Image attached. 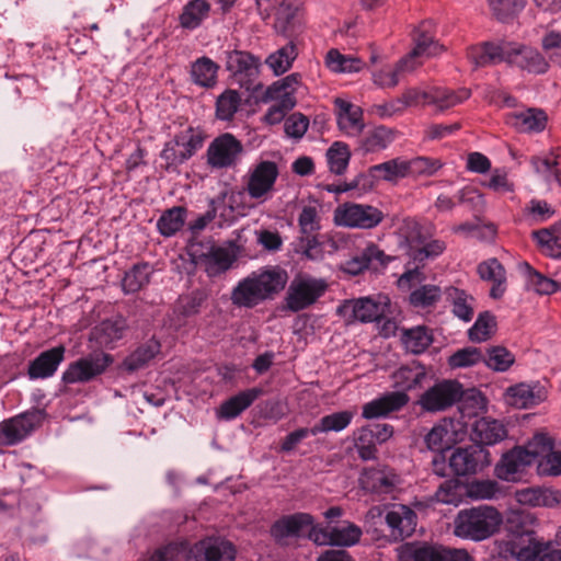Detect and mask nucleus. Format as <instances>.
Wrapping results in <instances>:
<instances>
[{
    "instance_id": "obj_1",
    "label": "nucleus",
    "mask_w": 561,
    "mask_h": 561,
    "mask_svg": "<svg viewBox=\"0 0 561 561\" xmlns=\"http://www.w3.org/2000/svg\"><path fill=\"white\" fill-rule=\"evenodd\" d=\"M288 282V273L279 266H268L241 279L231 291V302L239 308H254L273 299Z\"/></svg>"
},
{
    "instance_id": "obj_2",
    "label": "nucleus",
    "mask_w": 561,
    "mask_h": 561,
    "mask_svg": "<svg viewBox=\"0 0 561 561\" xmlns=\"http://www.w3.org/2000/svg\"><path fill=\"white\" fill-rule=\"evenodd\" d=\"M502 514L491 505H480L458 512L454 520V535L461 539L482 541L499 531Z\"/></svg>"
},
{
    "instance_id": "obj_3",
    "label": "nucleus",
    "mask_w": 561,
    "mask_h": 561,
    "mask_svg": "<svg viewBox=\"0 0 561 561\" xmlns=\"http://www.w3.org/2000/svg\"><path fill=\"white\" fill-rule=\"evenodd\" d=\"M399 561H474L465 549L407 542L397 549Z\"/></svg>"
},
{
    "instance_id": "obj_4",
    "label": "nucleus",
    "mask_w": 561,
    "mask_h": 561,
    "mask_svg": "<svg viewBox=\"0 0 561 561\" xmlns=\"http://www.w3.org/2000/svg\"><path fill=\"white\" fill-rule=\"evenodd\" d=\"M111 354L102 351L93 352L70 363L62 374L66 383H85L103 375L113 364Z\"/></svg>"
},
{
    "instance_id": "obj_5",
    "label": "nucleus",
    "mask_w": 561,
    "mask_h": 561,
    "mask_svg": "<svg viewBox=\"0 0 561 561\" xmlns=\"http://www.w3.org/2000/svg\"><path fill=\"white\" fill-rule=\"evenodd\" d=\"M383 218L380 209L368 204L344 203L334 210V222L348 228L373 229Z\"/></svg>"
},
{
    "instance_id": "obj_6",
    "label": "nucleus",
    "mask_w": 561,
    "mask_h": 561,
    "mask_svg": "<svg viewBox=\"0 0 561 561\" xmlns=\"http://www.w3.org/2000/svg\"><path fill=\"white\" fill-rule=\"evenodd\" d=\"M327 284L312 277L295 278L287 290L286 308L293 312L301 311L313 305L325 291Z\"/></svg>"
},
{
    "instance_id": "obj_7",
    "label": "nucleus",
    "mask_w": 561,
    "mask_h": 561,
    "mask_svg": "<svg viewBox=\"0 0 561 561\" xmlns=\"http://www.w3.org/2000/svg\"><path fill=\"white\" fill-rule=\"evenodd\" d=\"M243 145L232 134L225 133L216 137L206 151L207 164L213 169H229L237 165Z\"/></svg>"
},
{
    "instance_id": "obj_8",
    "label": "nucleus",
    "mask_w": 561,
    "mask_h": 561,
    "mask_svg": "<svg viewBox=\"0 0 561 561\" xmlns=\"http://www.w3.org/2000/svg\"><path fill=\"white\" fill-rule=\"evenodd\" d=\"M319 528L314 523V517L309 513H294L289 515H284L277 520H275L271 526V536L273 539L282 546L288 545V539H298L305 536L307 531V536L313 531V529Z\"/></svg>"
},
{
    "instance_id": "obj_9",
    "label": "nucleus",
    "mask_w": 561,
    "mask_h": 561,
    "mask_svg": "<svg viewBox=\"0 0 561 561\" xmlns=\"http://www.w3.org/2000/svg\"><path fill=\"white\" fill-rule=\"evenodd\" d=\"M279 170L274 161L263 160L253 165L245 179V192L252 199L265 202L274 190Z\"/></svg>"
},
{
    "instance_id": "obj_10",
    "label": "nucleus",
    "mask_w": 561,
    "mask_h": 561,
    "mask_svg": "<svg viewBox=\"0 0 561 561\" xmlns=\"http://www.w3.org/2000/svg\"><path fill=\"white\" fill-rule=\"evenodd\" d=\"M462 394V386L458 381L444 380L427 389L421 396L419 403L425 411L438 412L454 405Z\"/></svg>"
},
{
    "instance_id": "obj_11",
    "label": "nucleus",
    "mask_w": 561,
    "mask_h": 561,
    "mask_svg": "<svg viewBox=\"0 0 561 561\" xmlns=\"http://www.w3.org/2000/svg\"><path fill=\"white\" fill-rule=\"evenodd\" d=\"M387 309L388 304L386 301H375L371 298L363 297L345 300L337 307L336 312L347 322H374L383 318Z\"/></svg>"
},
{
    "instance_id": "obj_12",
    "label": "nucleus",
    "mask_w": 561,
    "mask_h": 561,
    "mask_svg": "<svg viewBox=\"0 0 561 561\" xmlns=\"http://www.w3.org/2000/svg\"><path fill=\"white\" fill-rule=\"evenodd\" d=\"M489 451L480 445L459 447L449 457V467L456 476L476 473L478 469L489 466Z\"/></svg>"
},
{
    "instance_id": "obj_13",
    "label": "nucleus",
    "mask_w": 561,
    "mask_h": 561,
    "mask_svg": "<svg viewBox=\"0 0 561 561\" xmlns=\"http://www.w3.org/2000/svg\"><path fill=\"white\" fill-rule=\"evenodd\" d=\"M42 419L41 411H28L2 421L0 432L8 445H15L31 434L41 424Z\"/></svg>"
},
{
    "instance_id": "obj_14",
    "label": "nucleus",
    "mask_w": 561,
    "mask_h": 561,
    "mask_svg": "<svg viewBox=\"0 0 561 561\" xmlns=\"http://www.w3.org/2000/svg\"><path fill=\"white\" fill-rule=\"evenodd\" d=\"M385 520L389 527L390 537L396 541H401L415 531L417 515L407 505L394 504L387 511Z\"/></svg>"
},
{
    "instance_id": "obj_15",
    "label": "nucleus",
    "mask_w": 561,
    "mask_h": 561,
    "mask_svg": "<svg viewBox=\"0 0 561 561\" xmlns=\"http://www.w3.org/2000/svg\"><path fill=\"white\" fill-rule=\"evenodd\" d=\"M362 537V529L355 524L347 523L340 527H319L313 529L309 535V539L316 545H330L350 547L359 541Z\"/></svg>"
},
{
    "instance_id": "obj_16",
    "label": "nucleus",
    "mask_w": 561,
    "mask_h": 561,
    "mask_svg": "<svg viewBox=\"0 0 561 561\" xmlns=\"http://www.w3.org/2000/svg\"><path fill=\"white\" fill-rule=\"evenodd\" d=\"M236 548L227 540L208 539L194 546L186 561H234Z\"/></svg>"
},
{
    "instance_id": "obj_17",
    "label": "nucleus",
    "mask_w": 561,
    "mask_h": 561,
    "mask_svg": "<svg viewBox=\"0 0 561 561\" xmlns=\"http://www.w3.org/2000/svg\"><path fill=\"white\" fill-rule=\"evenodd\" d=\"M413 42L414 48L405 57L410 64H416L414 59L417 57L435 56L443 50V46L435 41V24L430 20L419 24L413 33Z\"/></svg>"
},
{
    "instance_id": "obj_18",
    "label": "nucleus",
    "mask_w": 561,
    "mask_h": 561,
    "mask_svg": "<svg viewBox=\"0 0 561 561\" xmlns=\"http://www.w3.org/2000/svg\"><path fill=\"white\" fill-rule=\"evenodd\" d=\"M337 126L346 136L358 137L364 130V112L360 106L343 99H335Z\"/></svg>"
},
{
    "instance_id": "obj_19",
    "label": "nucleus",
    "mask_w": 561,
    "mask_h": 561,
    "mask_svg": "<svg viewBox=\"0 0 561 561\" xmlns=\"http://www.w3.org/2000/svg\"><path fill=\"white\" fill-rule=\"evenodd\" d=\"M506 62L534 73L548 69L547 61L536 49L512 43H507Z\"/></svg>"
},
{
    "instance_id": "obj_20",
    "label": "nucleus",
    "mask_w": 561,
    "mask_h": 561,
    "mask_svg": "<svg viewBox=\"0 0 561 561\" xmlns=\"http://www.w3.org/2000/svg\"><path fill=\"white\" fill-rule=\"evenodd\" d=\"M400 483V477L389 468H370L364 471L360 484L364 490L374 494H390Z\"/></svg>"
},
{
    "instance_id": "obj_21",
    "label": "nucleus",
    "mask_w": 561,
    "mask_h": 561,
    "mask_svg": "<svg viewBox=\"0 0 561 561\" xmlns=\"http://www.w3.org/2000/svg\"><path fill=\"white\" fill-rule=\"evenodd\" d=\"M391 257L387 255L378 245L370 243L360 253L345 263V271L352 275H358L364 270H374L385 267Z\"/></svg>"
},
{
    "instance_id": "obj_22",
    "label": "nucleus",
    "mask_w": 561,
    "mask_h": 561,
    "mask_svg": "<svg viewBox=\"0 0 561 561\" xmlns=\"http://www.w3.org/2000/svg\"><path fill=\"white\" fill-rule=\"evenodd\" d=\"M409 402L407 393L401 391L389 392L363 405L362 415L371 420L387 416L391 412L401 410Z\"/></svg>"
},
{
    "instance_id": "obj_23",
    "label": "nucleus",
    "mask_w": 561,
    "mask_h": 561,
    "mask_svg": "<svg viewBox=\"0 0 561 561\" xmlns=\"http://www.w3.org/2000/svg\"><path fill=\"white\" fill-rule=\"evenodd\" d=\"M65 352L66 348L64 345H58L42 352L30 363L27 369L28 377L31 379H45L53 376L64 360Z\"/></svg>"
},
{
    "instance_id": "obj_24",
    "label": "nucleus",
    "mask_w": 561,
    "mask_h": 561,
    "mask_svg": "<svg viewBox=\"0 0 561 561\" xmlns=\"http://www.w3.org/2000/svg\"><path fill=\"white\" fill-rule=\"evenodd\" d=\"M546 399V392L539 385L518 383L505 391V402L516 409L535 407Z\"/></svg>"
},
{
    "instance_id": "obj_25",
    "label": "nucleus",
    "mask_w": 561,
    "mask_h": 561,
    "mask_svg": "<svg viewBox=\"0 0 561 561\" xmlns=\"http://www.w3.org/2000/svg\"><path fill=\"white\" fill-rule=\"evenodd\" d=\"M507 43L493 44L483 43L468 48L467 57L474 65V67H486L506 62Z\"/></svg>"
},
{
    "instance_id": "obj_26",
    "label": "nucleus",
    "mask_w": 561,
    "mask_h": 561,
    "mask_svg": "<svg viewBox=\"0 0 561 561\" xmlns=\"http://www.w3.org/2000/svg\"><path fill=\"white\" fill-rule=\"evenodd\" d=\"M531 463L530 456L522 446H518L502 456L501 461L495 467V473L497 478L508 481Z\"/></svg>"
},
{
    "instance_id": "obj_27",
    "label": "nucleus",
    "mask_w": 561,
    "mask_h": 561,
    "mask_svg": "<svg viewBox=\"0 0 561 561\" xmlns=\"http://www.w3.org/2000/svg\"><path fill=\"white\" fill-rule=\"evenodd\" d=\"M262 394V390L259 388H250L244 391L239 392L238 394L229 398L224 401L218 411L217 415L222 420H232L239 416L243 411H245Z\"/></svg>"
},
{
    "instance_id": "obj_28",
    "label": "nucleus",
    "mask_w": 561,
    "mask_h": 561,
    "mask_svg": "<svg viewBox=\"0 0 561 561\" xmlns=\"http://www.w3.org/2000/svg\"><path fill=\"white\" fill-rule=\"evenodd\" d=\"M477 272L481 279L492 282L493 286L490 290V296L494 299L501 298L506 289V273L504 266L497 259L492 257L481 262Z\"/></svg>"
},
{
    "instance_id": "obj_29",
    "label": "nucleus",
    "mask_w": 561,
    "mask_h": 561,
    "mask_svg": "<svg viewBox=\"0 0 561 561\" xmlns=\"http://www.w3.org/2000/svg\"><path fill=\"white\" fill-rule=\"evenodd\" d=\"M506 123L522 133L541 131L546 127L547 116L543 111L528 108L522 112L508 113Z\"/></svg>"
},
{
    "instance_id": "obj_30",
    "label": "nucleus",
    "mask_w": 561,
    "mask_h": 561,
    "mask_svg": "<svg viewBox=\"0 0 561 561\" xmlns=\"http://www.w3.org/2000/svg\"><path fill=\"white\" fill-rule=\"evenodd\" d=\"M226 68L234 77L252 79L259 72V60L250 53L232 50L227 53Z\"/></svg>"
},
{
    "instance_id": "obj_31",
    "label": "nucleus",
    "mask_w": 561,
    "mask_h": 561,
    "mask_svg": "<svg viewBox=\"0 0 561 561\" xmlns=\"http://www.w3.org/2000/svg\"><path fill=\"white\" fill-rule=\"evenodd\" d=\"M548 545L536 540L528 534L525 538L512 541L510 552L518 561H543Z\"/></svg>"
},
{
    "instance_id": "obj_32",
    "label": "nucleus",
    "mask_w": 561,
    "mask_h": 561,
    "mask_svg": "<svg viewBox=\"0 0 561 561\" xmlns=\"http://www.w3.org/2000/svg\"><path fill=\"white\" fill-rule=\"evenodd\" d=\"M474 439L479 445H494L503 440L506 435V428L497 420L482 417L477 420L473 425Z\"/></svg>"
},
{
    "instance_id": "obj_33",
    "label": "nucleus",
    "mask_w": 561,
    "mask_h": 561,
    "mask_svg": "<svg viewBox=\"0 0 561 561\" xmlns=\"http://www.w3.org/2000/svg\"><path fill=\"white\" fill-rule=\"evenodd\" d=\"M207 300L208 294L206 290L195 289L178 298L173 313L179 321L197 316Z\"/></svg>"
},
{
    "instance_id": "obj_34",
    "label": "nucleus",
    "mask_w": 561,
    "mask_h": 561,
    "mask_svg": "<svg viewBox=\"0 0 561 561\" xmlns=\"http://www.w3.org/2000/svg\"><path fill=\"white\" fill-rule=\"evenodd\" d=\"M434 231L433 225H424L414 218H404L399 232L409 245L410 252H413L419 245L424 243Z\"/></svg>"
},
{
    "instance_id": "obj_35",
    "label": "nucleus",
    "mask_w": 561,
    "mask_h": 561,
    "mask_svg": "<svg viewBox=\"0 0 561 561\" xmlns=\"http://www.w3.org/2000/svg\"><path fill=\"white\" fill-rule=\"evenodd\" d=\"M400 336L404 348L412 354L425 352L434 341L432 331L425 325L403 328Z\"/></svg>"
},
{
    "instance_id": "obj_36",
    "label": "nucleus",
    "mask_w": 561,
    "mask_h": 561,
    "mask_svg": "<svg viewBox=\"0 0 561 561\" xmlns=\"http://www.w3.org/2000/svg\"><path fill=\"white\" fill-rule=\"evenodd\" d=\"M447 301L450 302L453 313L465 322H469L474 313V298L465 290L448 287L445 291Z\"/></svg>"
},
{
    "instance_id": "obj_37",
    "label": "nucleus",
    "mask_w": 561,
    "mask_h": 561,
    "mask_svg": "<svg viewBox=\"0 0 561 561\" xmlns=\"http://www.w3.org/2000/svg\"><path fill=\"white\" fill-rule=\"evenodd\" d=\"M393 131L385 126L369 129L359 140V149L364 153H375L385 150L393 141Z\"/></svg>"
},
{
    "instance_id": "obj_38",
    "label": "nucleus",
    "mask_w": 561,
    "mask_h": 561,
    "mask_svg": "<svg viewBox=\"0 0 561 561\" xmlns=\"http://www.w3.org/2000/svg\"><path fill=\"white\" fill-rule=\"evenodd\" d=\"M369 174L376 180L397 182L408 176L407 160L396 158L369 168Z\"/></svg>"
},
{
    "instance_id": "obj_39",
    "label": "nucleus",
    "mask_w": 561,
    "mask_h": 561,
    "mask_svg": "<svg viewBox=\"0 0 561 561\" xmlns=\"http://www.w3.org/2000/svg\"><path fill=\"white\" fill-rule=\"evenodd\" d=\"M471 91L467 88L458 90H450L447 88L434 87L432 88V105H435L439 111L449 110L463 101L468 100Z\"/></svg>"
},
{
    "instance_id": "obj_40",
    "label": "nucleus",
    "mask_w": 561,
    "mask_h": 561,
    "mask_svg": "<svg viewBox=\"0 0 561 561\" xmlns=\"http://www.w3.org/2000/svg\"><path fill=\"white\" fill-rule=\"evenodd\" d=\"M391 378L393 387L405 393L422 382L425 378V370L419 365H407L396 370Z\"/></svg>"
},
{
    "instance_id": "obj_41",
    "label": "nucleus",
    "mask_w": 561,
    "mask_h": 561,
    "mask_svg": "<svg viewBox=\"0 0 561 561\" xmlns=\"http://www.w3.org/2000/svg\"><path fill=\"white\" fill-rule=\"evenodd\" d=\"M187 209L184 206H174L162 213L157 221L159 232L164 237L174 236L185 224Z\"/></svg>"
},
{
    "instance_id": "obj_42",
    "label": "nucleus",
    "mask_w": 561,
    "mask_h": 561,
    "mask_svg": "<svg viewBox=\"0 0 561 561\" xmlns=\"http://www.w3.org/2000/svg\"><path fill=\"white\" fill-rule=\"evenodd\" d=\"M219 67L208 57H201L192 64L191 77L194 83L211 88L217 81V71Z\"/></svg>"
},
{
    "instance_id": "obj_43",
    "label": "nucleus",
    "mask_w": 561,
    "mask_h": 561,
    "mask_svg": "<svg viewBox=\"0 0 561 561\" xmlns=\"http://www.w3.org/2000/svg\"><path fill=\"white\" fill-rule=\"evenodd\" d=\"M210 11V4L206 0H191L180 15V23L184 28L194 30L201 25Z\"/></svg>"
},
{
    "instance_id": "obj_44",
    "label": "nucleus",
    "mask_w": 561,
    "mask_h": 561,
    "mask_svg": "<svg viewBox=\"0 0 561 561\" xmlns=\"http://www.w3.org/2000/svg\"><path fill=\"white\" fill-rule=\"evenodd\" d=\"M152 268L148 263L135 264L123 278V289L125 293H137L147 286L150 282Z\"/></svg>"
},
{
    "instance_id": "obj_45",
    "label": "nucleus",
    "mask_w": 561,
    "mask_h": 561,
    "mask_svg": "<svg viewBox=\"0 0 561 561\" xmlns=\"http://www.w3.org/2000/svg\"><path fill=\"white\" fill-rule=\"evenodd\" d=\"M327 67L334 72H358L364 67V61L354 56L341 54L337 49L332 48L325 56Z\"/></svg>"
},
{
    "instance_id": "obj_46",
    "label": "nucleus",
    "mask_w": 561,
    "mask_h": 561,
    "mask_svg": "<svg viewBox=\"0 0 561 561\" xmlns=\"http://www.w3.org/2000/svg\"><path fill=\"white\" fill-rule=\"evenodd\" d=\"M124 330V321L105 320L93 329L92 339L101 346H110L112 343L123 337Z\"/></svg>"
},
{
    "instance_id": "obj_47",
    "label": "nucleus",
    "mask_w": 561,
    "mask_h": 561,
    "mask_svg": "<svg viewBox=\"0 0 561 561\" xmlns=\"http://www.w3.org/2000/svg\"><path fill=\"white\" fill-rule=\"evenodd\" d=\"M353 415L351 411H340L322 416L319 422L312 426L313 436L320 433L343 431L351 424Z\"/></svg>"
},
{
    "instance_id": "obj_48",
    "label": "nucleus",
    "mask_w": 561,
    "mask_h": 561,
    "mask_svg": "<svg viewBox=\"0 0 561 561\" xmlns=\"http://www.w3.org/2000/svg\"><path fill=\"white\" fill-rule=\"evenodd\" d=\"M298 53L296 45L289 42L285 46L280 47L275 53L271 54L266 58V65L274 71L275 75H282L286 72L293 65Z\"/></svg>"
},
{
    "instance_id": "obj_49",
    "label": "nucleus",
    "mask_w": 561,
    "mask_h": 561,
    "mask_svg": "<svg viewBox=\"0 0 561 561\" xmlns=\"http://www.w3.org/2000/svg\"><path fill=\"white\" fill-rule=\"evenodd\" d=\"M350 148L342 141L333 142L327 151L329 170L336 175H342L345 173L350 163Z\"/></svg>"
},
{
    "instance_id": "obj_50",
    "label": "nucleus",
    "mask_w": 561,
    "mask_h": 561,
    "mask_svg": "<svg viewBox=\"0 0 561 561\" xmlns=\"http://www.w3.org/2000/svg\"><path fill=\"white\" fill-rule=\"evenodd\" d=\"M416 64H410L409 58H402L393 69L380 70L374 73V82L381 88H394L400 81V73L412 71Z\"/></svg>"
},
{
    "instance_id": "obj_51",
    "label": "nucleus",
    "mask_w": 561,
    "mask_h": 561,
    "mask_svg": "<svg viewBox=\"0 0 561 561\" xmlns=\"http://www.w3.org/2000/svg\"><path fill=\"white\" fill-rule=\"evenodd\" d=\"M234 260V254L222 247H213L205 255L207 271L209 273L226 272L230 268Z\"/></svg>"
},
{
    "instance_id": "obj_52",
    "label": "nucleus",
    "mask_w": 561,
    "mask_h": 561,
    "mask_svg": "<svg viewBox=\"0 0 561 561\" xmlns=\"http://www.w3.org/2000/svg\"><path fill=\"white\" fill-rule=\"evenodd\" d=\"M354 445L360 459L371 460L376 458V440L368 425L358 428L354 433Z\"/></svg>"
},
{
    "instance_id": "obj_53",
    "label": "nucleus",
    "mask_w": 561,
    "mask_h": 561,
    "mask_svg": "<svg viewBox=\"0 0 561 561\" xmlns=\"http://www.w3.org/2000/svg\"><path fill=\"white\" fill-rule=\"evenodd\" d=\"M299 84V76L296 73L289 75L273 84H271L264 92L262 100L268 102L274 99H285V94L294 96L296 87Z\"/></svg>"
},
{
    "instance_id": "obj_54",
    "label": "nucleus",
    "mask_w": 561,
    "mask_h": 561,
    "mask_svg": "<svg viewBox=\"0 0 561 561\" xmlns=\"http://www.w3.org/2000/svg\"><path fill=\"white\" fill-rule=\"evenodd\" d=\"M496 322L493 314L485 311L479 314L474 324L469 329L468 336L472 342H483L490 339L495 331Z\"/></svg>"
},
{
    "instance_id": "obj_55",
    "label": "nucleus",
    "mask_w": 561,
    "mask_h": 561,
    "mask_svg": "<svg viewBox=\"0 0 561 561\" xmlns=\"http://www.w3.org/2000/svg\"><path fill=\"white\" fill-rule=\"evenodd\" d=\"M241 103L240 94L236 90H226L216 102V116L221 121L231 119Z\"/></svg>"
},
{
    "instance_id": "obj_56",
    "label": "nucleus",
    "mask_w": 561,
    "mask_h": 561,
    "mask_svg": "<svg viewBox=\"0 0 561 561\" xmlns=\"http://www.w3.org/2000/svg\"><path fill=\"white\" fill-rule=\"evenodd\" d=\"M204 135L201 130L188 127L174 136L175 144L182 147L186 159H190L198 149L203 147Z\"/></svg>"
},
{
    "instance_id": "obj_57",
    "label": "nucleus",
    "mask_w": 561,
    "mask_h": 561,
    "mask_svg": "<svg viewBox=\"0 0 561 561\" xmlns=\"http://www.w3.org/2000/svg\"><path fill=\"white\" fill-rule=\"evenodd\" d=\"M500 493L501 488L494 480H473L467 485V495L476 501L492 500Z\"/></svg>"
},
{
    "instance_id": "obj_58",
    "label": "nucleus",
    "mask_w": 561,
    "mask_h": 561,
    "mask_svg": "<svg viewBox=\"0 0 561 561\" xmlns=\"http://www.w3.org/2000/svg\"><path fill=\"white\" fill-rule=\"evenodd\" d=\"M157 352V345L140 346L124 359L122 366L128 373H134L145 367L154 357Z\"/></svg>"
},
{
    "instance_id": "obj_59",
    "label": "nucleus",
    "mask_w": 561,
    "mask_h": 561,
    "mask_svg": "<svg viewBox=\"0 0 561 561\" xmlns=\"http://www.w3.org/2000/svg\"><path fill=\"white\" fill-rule=\"evenodd\" d=\"M556 446L554 439L547 433H536L533 438L523 446V449L530 456L534 461L537 457L545 458L546 455Z\"/></svg>"
},
{
    "instance_id": "obj_60",
    "label": "nucleus",
    "mask_w": 561,
    "mask_h": 561,
    "mask_svg": "<svg viewBox=\"0 0 561 561\" xmlns=\"http://www.w3.org/2000/svg\"><path fill=\"white\" fill-rule=\"evenodd\" d=\"M484 359V353L481 348L469 346L455 352L449 358L448 364L453 368L470 367Z\"/></svg>"
},
{
    "instance_id": "obj_61",
    "label": "nucleus",
    "mask_w": 561,
    "mask_h": 561,
    "mask_svg": "<svg viewBox=\"0 0 561 561\" xmlns=\"http://www.w3.org/2000/svg\"><path fill=\"white\" fill-rule=\"evenodd\" d=\"M542 253L554 259H561V237L552 234L551 230L540 229L533 232Z\"/></svg>"
},
{
    "instance_id": "obj_62",
    "label": "nucleus",
    "mask_w": 561,
    "mask_h": 561,
    "mask_svg": "<svg viewBox=\"0 0 561 561\" xmlns=\"http://www.w3.org/2000/svg\"><path fill=\"white\" fill-rule=\"evenodd\" d=\"M442 296L436 285H423L410 294V302L414 307L426 308L434 306Z\"/></svg>"
},
{
    "instance_id": "obj_63",
    "label": "nucleus",
    "mask_w": 561,
    "mask_h": 561,
    "mask_svg": "<svg viewBox=\"0 0 561 561\" xmlns=\"http://www.w3.org/2000/svg\"><path fill=\"white\" fill-rule=\"evenodd\" d=\"M531 163L537 173L541 174L546 181L554 180L561 183V173L558 169V158L551 153L547 157H534Z\"/></svg>"
},
{
    "instance_id": "obj_64",
    "label": "nucleus",
    "mask_w": 561,
    "mask_h": 561,
    "mask_svg": "<svg viewBox=\"0 0 561 561\" xmlns=\"http://www.w3.org/2000/svg\"><path fill=\"white\" fill-rule=\"evenodd\" d=\"M483 363L493 370L504 371L514 363V356L502 346H494L488 350Z\"/></svg>"
}]
</instances>
